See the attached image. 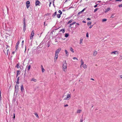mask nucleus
I'll list each match as a JSON object with an SVG mask.
<instances>
[{
    "label": "nucleus",
    "instance_id": "a211bd4d",
    "mask_svg": "<svg viewBox=\"0 0 122 122\" xmlns=\"http://www.w3.org/2000/svg\"><path fill=\"white\" fill-rule=\"evenodd\" d=\"M110 10V9L109 8H107V9H106L105 12H107L108 11Z\"/></svg>",
    "mask_w": 122,
    "mask_h": 122
},
{
    "label": "nucleus",
    "instance_id": "37998d69",
    "mask_svg": "<svg viewBox=\"0 0 122 122\" xmlns=\"http://www.w3.org/2000/svg\"><path fill=\"white\" fill-rule=\"evenodd\" d=\"M73 59H76L77 60H78V59H77L76 57H74Z\"/></svg>",
    "mask_w": 122,
    "mask_h": 122
},
{
    "label": "nucleus",
    "instance_id": "f03ea898",
    "mask_svg": "<svg viewBox=\"0 0 122 122\" xmlns=\"http://www.w3.org/2000/svg\"><path fill=\"white\" fill-rule=\"evenodd\" d=\"M71 94H68L66 96V97L64 99V100H68L71 97Z\"/></svg>",
    "mask_w": 122,
    "mask_h": 122
},
{
    "label": "nucleus",
    "instance_id": "8fccbe9b",
    "mask_svg": "<svg viewBox=\"0 0 122 122\" xmlns=\"http://www.w3.org/2000/svg\"><path fill=\"white\" fill-rule=\"evenodd\" d=\"M97 5H97H97H95V6H94V7L95 8H96V7H97Z\"/></svg>",
    "mask_w": 122,
    "mask_h": 122
},
{
    "label": "nucleus",
    "instance_id": "79ce46f5",
    "mask_svg": "<svg viewBox=\"0 0 122 122\" xmlns=\"http://www.w3.org/2000/svg\"><path fill=\"white\" fill-rule=\"evenodd\" d=\"M115 1H116L121 2V1H122V0H116Z\"/></svg>",
    "mask_w": 122,
    "mask_h": 122
},
{
    "label": "nucleus",
    "instance_id": "c9c22d12",
    "mask_svg": "<svg viewBox=\"0 0 122 122\" xmlns=\"http://www.w3.org/2000/svg\"><path fill=\"white\" fill-rule=\"evenodd\" d=\"M99 8H96L95 10H94V12H96L97 10Z\"/></svg>",
    "mask_w": 122,
    "mask_h": 122
},
{
    "label": "nucleus",
    "instance_id": "dca6fc26",
    "mask_svg": "<svg viewBox=\"0 0 122 122\" xmlns=\"http://www.w3.org/2000/svg\"><path fill=\"white\" fill-rule=\"evenodd\" d=\"M31 81H33L35 82H36L37 81V80L36 79L33 78L31 79Z\"/></svg>",
    "mask_w": 122,
    "mask_h": 122
},
{
    "label": "nucleus",
    "instance_id": "5701e85b",
    "mask_svg": "<svg viewBox=\"0 0 122 122\" xmlns=\"http://www.w3.org/2000/svg\"><path fill=\"white\" fill-rule=\"evenodd\" d=\"M81 110H77V113H80L81 112Z\"/></svg>",
    "mask_w": 122,
    "mask_h": 122
},
{
    "label": "nucleus",
    "instance_id": "20e7f679",
    "mask_svg": "<svg viewBox=\"0 0 122 122\" xmlns=\"http://www.w3.org/2000/svg\"><path fill=\"white\" fill-rule=\"evenodd\" d=\"M30 2L29 1H26V5L27 9H28L30 6Z\"/></svg>",
    "mask_w": 122,
    "mask_h": 122
},
{
    "label": "nucleus",
    "instance_id": "13d9d810",
    "mask_svg": "<svg viewBox=\"0 0 122 122\" xmlns=\"http://www.w3.org/2000/svg\"><path fill=\"white\" fill-rule=\"evenodd\" d=\"M82 22H83V23H86V22L85 21H82Z\"/></svg>",
    "mask_w": 122,
    "mask_h": 122
},
{
    "label": "nucleus",
    "instance_id": "a878e982",
    "mask_svg": "<svg viewBox=\"0 0 122 122\" xmlns=\"http://www.w3.org/2000/svg\"><path fill=\"white\" fill-rule=\"evenodd\" d=\"M69 36V34L68 33H66L65 34V37H67Z\"/></svg>",
    "mask_w": 122,
    "mask_h": 122
},
{
    "label": "nucleus",
    "instance_id": "b1692460",
    "mask_svg": "<svg viewBox=\"0 0 122 122\" xmlns=\"http://www.w3.org/2000/svg\"><path fill=\"white\" fill-rule=\"evenodd\" d=\"M73 21V20L72 19H71L68 22L67 24H69L70 23H71Z\"/></svg>",
    "mask_w": 122,
    "mask_h": 122
},
{
    "label": "nucleus",
    "instance_id": "9b49d317",
    "mask_svg": "<svg viewBox=\"0 0 122 122\" xmlns=\"http://www.w3.org/2000/svg\"><path fill=\"white\" fill-rule=\"evenodd\" d=\"M21 90L22 92H23V90H24L23 86V85H22L21 86Z\"/></svg>",
    "mask_w": 122,
    "mask_h": 122
},
{
    "label": "nucleus",
    "instance_id": "2eb2a0df",
    "mask_svg": "<svg viewBox=\"0 0 122 122\" xmlns=\"http://www.w3.org/2000/svg\"><path fill=\"white\" fill-rule=\"evenodd\" d=\"M65 53H66V56H68V55H69L68 53V52L66 50H65Z\"/></svg>",
    "mask_w": 122,
    "mask_h": 122
},
{
    "label": "nucleus",
    "instance_id": "f8f14e48",
    "mask_svg": "<svg viewBox=\"0 0 122 122\" xmlns=\"http://www.w3.org/2000/svg\"><path fill=\"white\" fill-rule=\"evenodd\" d=\"M97 54V52L96 51H94L93 52V56H95Z\"/></svg>",
    "mask_w": 122,
    "mask_h": 122
},
{
    "label": "nucleus",
    "instance_id": "4c0bfd02",
    "mask_svg": "<svg viewBox=\"0 0 122 122\" xmlns=\"http://www.w3.org/2000/svg\"><path fill=\"white\" fill-rule=\"evenodd\" d=\"M23 24H26V23H25V18H24V19L23 20Z\"/></svg>",
    "mask_w": 122,
    "mask_h": 122
},
{
    "label": "nucleus",
    "instance_id": "052dcab7",
    "mask_svg": "<svg viewBox=\"0 0 122 122\" xmlns=\"http://www.w3.org/2000/svg\"><path fill=\"white\" fill-rule=\"evenodd\" d=\"M15 53V52L14 51H13L12 52V53L13 54H14Z\"/></svg>",
    "mask_w": 122,
    "mask_h": 122
},
{
    "label": "nucleus",
    "instance_id": "412c9836",
    "mask_svg": "<svg viewBox=\"0 0 122 122\" xmlns=\"http://www.w3.org/2000/svg\"><path fill=\"white\" fill-rule=\"evenodd\" d=\"M82 66L84 69H86L87 68V66L85 64H84Z\"/></svg>",
    "mask_w": 122,
    "mask_h": 122
},
{
    "label": "nucleus",
    "instance_id": "09e8293b",
    "mask_svg": "<svg viewBox=\"0 0 122 122\" xmlns=\"http://www.w3.org/2000/svg\"><path fill=\"white\" fill-rule=\"evenodd\" d=\"M83 120L82 119H81L80 120V122H83Z\"/></svg>",
    "mask_w": 122,
    "mask_h": 122
},
{
    "label": "nucleus",
    "instance_id": "6ab92c4d",
    "mask_svg": "<svg viewBox=\"0 0 122 122\" xmlns=\"http://www.w3.org/2000/svg\"><path fill=\"white\" fill-rule=\"evenodd\" d=\"M60 31H62V33H64L65 32V30L64 29H61L60 30Z\"/></svg>",
    "mask_w": 122,
    "mask_h": 122
},
{
    "label": "nucleus",
    "instance_id": "ddd939ff",
    "mask_svg": "<svg viewBox=\"0 0 122 122\" xmlns=\"http://www.w3.org/2000/svg\"><path fill=\"white\" fill-rule=\"evenodd\" d=\"M20 71L17 70V74L16 75V77H17L18 76V75L19 74H20Z\"/></svg>",
    "mask_w": 122,
    "mask_h": 122
},
{
    "label": "nucleus",
    "instance_id": "4468645a",
    "mask_svg": "<svg viewBox=\"0 0 122 122\" xmlns=\"http://www.w3.org/2000/svg\"><path fill=\"white\" fill-rule=\"evenodd\" d=\"M81 66H80V67H81V66L82 65H84L83 64H84V62H83V60L82 59L81 60Z\"/></svg>",
    "mask_w": 122,
    "mask_h": 122
},
{
    "label": "nucleus",
    "instance_id": "de8ad7c7",
    "mask_svg": "<svg viewBox=\"0 0 122 122\" xmlns=\"http://www.w3.org/2000/svg\"><path fill=\"white\" fill-rule=\"evenodd\" d=\"M93 25H91L89 26V28H91L93 26Z\"/></svg>",
    "mask_w": 122,
    "mask_h": 122
},
{
    "label": "nucleus",
    "instance_id": "72a5a7b5",
    "mask_svg": "<svg viewBox=\"0 0 122 122\" xmlns=\"http://www.w3.org/2000/svg\"><path fill=\"white\" fill-rule=\"evenodd\" d=\"M58 12L59 13H60V14L61 15L62 13V12L60 10H59L58 11Z\"/></svg>",
    "mask_w": 122,
    "mask_h": 122
},
{
    "label": "nucleus",
    "instance_id": "6e6d98bb",
    "mask_svg": "<svg viewBox=\"0 0 122 122\" xmlns=\"http://www.w3.org/2000/svg\"><path fill=\"white\" fill-rule=\"evenodd\" d=\"M87 20H90V19L89 18H87Z\"/></svg>",
    "mask_w": 122,
    "mask_h": 122
},
{
    "label": "nucleus",
    "instance_id": "58836bf2",
    "mask_svg": "<svg viewBox=\"0 0 122 122\" xmlns=\"http://www.w3.org/2000/svg\"><path fill=\"white\" fill-rule=\"evenodd\" d=\"M86 36L87 38H88L89 37L88 34V32L86 33Z\"/></svg>",
    "mask_w": 122,
    "mask_h": 122
},
{
    "label": "nucleus",
    "instance_id": "6e6552de",
    "mask_svg": "<svg viewBox=\"0 0 122 122\" xmlns=\"http://www.w3.org/2000/svg\"><path fill=\"white\" fill-rule=\"evenodd\" d=\"M23 30L24 32H25L26 30V24H23Z\"/></svg>",
    "mask_w": 122,
    "mask_h": 122
},
{
    "label": "nucleus",
    "instance_id": "ea45409f",
    "mask_svg": "<svg viewBox=\"0 0 122 122\" xmlns=\"http://www.w3.org/2000/svg\"><path fill=\"white\" fill-rule=\"evenodd\" d=\"M114 14H112L111 16V17L112 18H114Z\"/></svg>",
    "mask_w": 122,
    "mask_h": 122
},
{
    "label": "nucleus",
    "instance_id": "5fc2aeb1",
    "mask_svg": "<svg viewBox=\"0 0 122 122\" xmlns=\"http://www.w3.org/2000/svg\"><path fill=\"white\" fill-rule=\"evenodd\" d=\"M85 8H84V9H83V10H82L81 11V12H83L85 10Z\"/></svg>",
    "mask_w": 122,
    "mask_h": 122
},
{
    "label": "nucleus",
    "instance_id": "39448f33",
    "mask_svg": "<svg viewBox=\"0 0 122 122\" xmlns=\"http://www.w3.org/2000/svg\"><path fill=\"white\" fill-rule=\"evenodd\" d=\"M35 4L36 6L40 5L41 3L39 0H37L36 1Z\"/></svg>",
    "mask_w": 122,
    "mask_h": 122
},
{
    "label": "nucleus",
    "instance_id": "e433bc0d",
    "mask_svg": "<svg viewBox=\"0 0 122 122\" xmlns=\"http://www.w3.org/2000/svg\"><path fill=\"white\" fill-rule=\"evenodd\" d=\"M30 40H32L33 38V36H30Z\"/></svg>",
    "mask_w": 122,
    "mask_h": 122
},
{
    "label": "nucleus",
    "instance_id": "bf43d9fd",
    "mask_svg": "<svg viewBox=\"0 0 122 122\" xmlns=\"http://www.w3.org/2000/svg\"><path fill=\"white\" fill-rule=\"evenodd\" d=\"M24 41H23L22 42V44H23Z\"/></svg>",
    "mask_w": 122,
    "mask_h": 122
},
{
    "label": "nucleus",
    "instance_id": "4be33fe9",
    "mask_svg": "<svg viewBox=\"0 0 122 122\" xmlns=\"http://www.w3.org/2000/svg\"><path fill=\"white\" fill-rule=\"evenodd\" d=\"M70 50L71 52H72V53L74 52L73 49L71 47H70Z\"/></svg>",
    "mask_w": 122,
    "mask_h": 122
},
{
    "label": "nucleus",
    "instance_id": "f257e3e1",
    "mask_svg": "<svg viewBox=\"0 0 122 122\" xmlns=\"http://www.w3.org/2000/svg\"><path fill=\"white\" fill-rule=\"evenodd\" d=\"M62 69L63 71L66 72L67 71V63L66 61H65V62L63 63L62 66Z\"/></svg>",
    "mask_w": 122,
    "mask_h": 122
},
{
    "label": "nucleus",
    "instance_id": "393cba45",
    "mask_svg": "<svg viewBox=\"0 0 122 122\" xmlns=\"http://www.w3.org/2000/svg\"><path fill=\"white\" fill-rule=\"evenodd\" d=\"M76 23V22H73L71 24H70V26H71L72 25L75 24Z\"/></svg>",
    "mask_w": 122,
    "mask_h": 122
},
{
    "label": "nucleus",
    "instance_id": "2f4dec72",
    "mask_svg": "<svg viewBox=\"0 0 122 122\" xmlns=\"http://www.w3.org/2000/svg\"><path fill=\"white\" fill-rule=\"evenodd\" d=\"M107 20V19H102V21L103 22H105Z\"/></svg>",
    "mask_w": 122,
    "mask_h": 122
},
{
    "label": "nucleus",
    "instance_id": "1a4fd4ad",
    "mask_svg": "<svg viewBox=\"0 0 122 122\" xmlns=\"http://www.w3.org/2000/svg\"><path fill=\"white\" fill-rule=\"evenodd\" d=\"M118 54V52L116 51H114L113 52H112L111 53V54Z\"/></svg>",
    "mask_w": 122,
    "mask_h": 122
},
{
    "label": "nucleus",
    "instance_id": "3c124183",
    "mask_svg": "<svg viewBox=\"0 0 122 122\" xmlns=\"http://www.w3.org/2000/svg\"><path fill=\"white\" fill-rule=\"evenodd\" d=\"M19 77H18L17 78V81H19Z\"/></svg>",
    "mask_w": 122,
    "mask_h": 122
},
{
    "label": "nucleus",
    "instance_id": "423d86ee",
    "mask_svg": "<svg viewBox=\"0 0 122 122\" xmlns=\"http://www.w3.org/2000/svg\"><path fill=\"white\" fill-rule=\"evenodd\" d=\"M58 55L55 54L54 59V62H56L58 58Z\"/></svg>",
    "mask_w": 122,
    "mask_h": 122
},
{
    "label": "nucleus",
    "instance_id": "0eeeda50",
    "mask_svg": "<svg viewBox=\"0 0 122 122\" xmlns=\"http://www.w3.org/2000/svg\"><path fill=\"white\" fill-rule=\"evenodd\" d=\"M19 43H20V42L19 41H18L17 42V43L16 44V46H15V48L16 49V50L18 48V47H19V46H18V45L19 44Z\"/></svg>",
    "mask_w": 122,
    "mask_h": 122
},
{
    "label": "nucleus",
    "instance_id": "69168bd1",
    "mask_svg": "<svg viewBox=\"0 0 122 122\" xmlns=\"http://www.w3.org/2000/svg\"><path fill=\"white\" fill-rule=\"evenodd\" d=\"M120 77L122 79V75H121Z\"/></svg>",
    "mask_w": 122,
    "mask_h": 122
},
{
    "label": "nucleus",
    "instance_id": "774afa93",
    "mask_svg": "<svg viewBox=\"0 0 122 122\" xmlns=\"http://www.w3.org/2000/svg\"><path fill=\"white\" fill-rule=\"evenodd\" d=\"M101 2V1H97V2Z\"/></svg>",
    "mask_w": 122,
    "mask_h": 122
},
{
    "label": "nucleus",
    "instance_id": "bb28decb",
    "mask_svg": "<svg viewBox=\"0 0 122 122\" xmlns=\"http://www.w3.org/2000/svg\"><path fill=\"white\" fill-rule=\"evenodd\" d=\"M61 15L60 14H58L57 15V17L58 18H60L61 17Z\"/></svg>",
    "mask_w": 122,
    "mask_h": 122
},
{
    "label": "nucleus",
    "instance_id": "7ed1b4c3",
    "mask_svg": "<svg viewBox=\"0 0 122 122\" xmlns=\"http://www.w3.org/2000/svg\"><path fill=\"white\" fill-rule=\"evenodd\" d=\"M61 49L60 48L57 49L55 51V54L58 55Z\"/></svg>",
    "mask_w": 122,
    "mask_h": 122
},
{
    "label": "nucleus",
    "instance_id": "c85d7f7f",
    "mask_svg": "<svg viewBox=\"0 0 122 122\" xmlns=\"http://www.w3.org/2000/svg\"><path fill=\"white\" fill-rule=\"evenodd\" d=\"M35 115L36 116L37 118H38L39 116L38 114L36 113H34Z\"/></svg>",
    "mask_w": 122,
    "mask_h": 122
},
{
    "label": "nucleus",
    "instance_id": "338daca9",
    "mask_svg": "<svg viewBox=\"0 0 122 122\" xmlns=\"http://www.w3.org/2000/svg\"><path fill=\"white\" fill-rule=\"evenodd\" d=\"M55 41L56 42H57V40H56V39L55 40Z\"/></svg>",
    "mask_w": 122,
    "mask_h": 122
},
{
    "label": "nucleus",
    "instance_id": "f3484780",
    "mask_svg": "<svg viewBox=\"0 0 122 122\" xmlns=\"http://www.w3.org/2000/svg\"><path fill=\"white\" fill-rule=\"evenodd\" d=\"M34 31L33 30L31 32V36H33L34 35Z\"/></svg>",
    "mask_w": 122,
    "mask_h": 122
},
{
    "label": "nucleus",
    "instance_id": "680f3d73",
    "mask_svg": "<svg viewBox=\"0 0 122 122\" xmlns=\"http://www.w3.org/2000/svg\"><path fill=\"white\" fill-rule=\"evenodd\" d=\"M91 80H92L93 81L94 80V79L93 78H91Z\"/></svg>",
    "mask_w": 122,
    "mask_h": 122
},
{
    "label": "nucleus",
    "instance_id": "e2e57ef3",
    "mask_svg": "<svg viewBox=\"0 0 122 122\" xmlns=\"http://www.w3.org/2000/svg\"><path fill=\"white\" fill-rule=\"evenodd\" d=\"M51 2H50V4H49V6H50V5H51Z\"/></svg>",
    "mask_w": 122,
    "mask_h": 122
},
{
    "label": "nucleus",
    "instance_id": "49530a36",
    "mask_svg": "<svg viewBox=\"0 0 122 122\" xmlns=\"http://www.w3.org/2000/svg\"><path fill=\"white\" fill-rule=\"evenodd\" d=\"M82 13V12H81V11L80 12H79L78 13V15H79L81 13Z\"/></svg>",
    "mask_w": 122,
    "mask_h": 122
},
{
    "label": "nucleus",
    "instance_id": "a18cd8bd",
    "mask_svg": "<svg viewBox=\"0 0 122 122\" xmlns=\"http://www.w3.org/2000/svg\"><path fill=\"white\" fill-rule=\"evenodd\" d=\"M68 106V105L67 104L65 105H64V107H66Z\"/></svg>",
    "mask_w": 122,
    "mask_h": 122
},
{
    "label": "nucleus",
    "instance_id": "cd10ccee",
    "mask_svg": "<svg viewBox=\"0 0 122 122\" xmlns=\"http://www.w3.org/2000/svg\"><path fill=\"white\" fill-rule=\"evenodd\" d=\"M15 67H17V68H19L20 67L19 66V64H17L16 65V66H15Z\"/></svg>",
    "mask_w": 122,
    "mask_h": 122
},
{
    "label": "nucleus",
    "instance_id": "603ef678",
    "mask_svg": "<svg viewBox=\"0 0 122 122\" xmlns=\"http://www.w3.org/2000/svg\"><path fill=\"white\" fill-rule=\"evenodd\" d=\"M54 1H55V0H52V1H53V5H54Z\"/></svg>",
    "mask_w": 122,
    "mask_h": 122
},
{
    "label": "nucleus",
    "instance_id": "aec40b11",
    "mask_svg": "<svg viewBox=\"0 0 122 122\" xmlns=\"http://www.w3.org/2000/svg\"><path fill=\"white\" fill-rule=\"evenodd\" d=\"M83 39H80V44L81 45H82V41Z\"/></svg>",
    "mask_w": 122,
    "mask_h": 122
},
{
    "label": "nucleus",
    "instance_id": "c756f323",
    "mask_svg": "<svg viewBox=\"0 0 122 122\" xmlns=\"http://www.w3.org/2000/svg\"><path fill=\"white\" fill-rule=\"evenodd\" d=\"M30 65H29L28 67H27V69H28V71H29L30 69Z\"/></svg>",
    "mask_w": 122,
    "mask_h": 122
},
{
    "label": "nucleus",
    "instance_id": "c03bdc74",
    "mask_svg": "<svg viewBox=\"0 0 122 122\" xmlns=\"http://www.w3.org/2000/svg\"><path fill=\"white\" fill-rule=\"evenodd\" d=\"M119 6L120 7H122V4H121L119 5Z\"/></svg>",
    "mask_w": 122,
    "mask_h": 122
},
{
    "label": "nucleus",
    "instance_id": "473e14b6",
    "mask_svg": "<svg viewBox=\"0 0 122 122\" xmlns=\"http://www.w3.org/2000/svg\"><path fill=\"white\" fill-rule=\"evenodd\" d=\"M56 15V12H55L54 13V14L52 16L53 17H54Z\"/></svg>",
    "mask_w": 122,
    "mask_h": 122
},
{
    "label": "nucleus",
    "instance_id": "a19ab883",
    "mask_svg": "<svg viewBox=\"0 0 122 122\" xmlns=\"http://www.w3.org/2000/svg\"><path fill=\"white\" fill-rule=\"evenodd\" d=\"M13 119L14 120L15 118V113L13 114Z\"/></svg>",
    "mask_w": 122,
    "mask_h": 122
},
{
    "label": "nucleus",
    "instance_id": "f704fd0d",
    "mask_svg": "<svg viewBox=\"0 0 122 122\" xmlns=\"http://www.w3.org/2000/svg\"><path fill=\"white\" fill-rule=\"evenodd\" d=\"M91 24H92V22H91L89 21L88 22L87 25H90Z\"/></svg>",
    "mask_w": 122,
    "mask_h": 122
},
{
    "label": "nucleus",
    "instance_id": "864d4df0",
    "mask_svg": "<svg viewBox=\"0 0 122 122\" xmlns=\"http://www.w3.org/2000/svg\"><path fill=\"white\" fill-rule=\"evenodd\" d=\"M16 83L17 84H19V81H17V82H16Z\"/></svg>",
    "mask_w": 122,
    "mask_h": 122
},
{
    "label": "nucleus",
    "instance_id": "0e129e2a",
    "mask_svg": "<svg viewBox=\"0 0 122 122\" xmlns=\"http://www.w3.org/2000/svg\"><path fill=\"white\" fill-rule=\"evenodd\" d=\"M120 58H121V59H122V56H120Z\"/></svg>",
    "mask_w": 122,
    "mask_h": 122
},
{
    "label": "nucleus",
    "instance_id": "4d7b16f0",
    "mask_svg": "<svg viewBox=\"0 0 122 122\" xmlns=\"http://www.w3.org/2000/svg\"><path fill=\"white\" fill-rule=\"evenodd\" d=\"M76 24L77 25H80L79 24V23H76Z\"/></svg>",
    "mask_w": 122,
    "mask_h": 122
},
{
    "label": "nucleus",
    "instance_id": "9d476101",
    "mask_svg": "<svg viewBox=\"0 0 122 122\" xmlns=\"http://www.w3.org/2000/svg\"><path fill=\"white\" fill-rule=\"evenodd\" d=\"M41 69L42 71V72H44L45 71V70L42 65L41 66Z\"/></svg>",
    "mask_w": 122,
    "mask_h": 122
},
{
    "label": "nucleus",
    "instance_id": "7c9ffc66",
    "mask_svg": "<svg viewBox=\"0 0 122 122\" xmlns=\"http://www.w3.org/2000/svg\"><path fill=\"white\" fill-rule=\"evenodd\" d=\"M18 88V85H16L15 87V88L16 89H17Z\"/></svg>",
    "mask_w": 122,
    "mask_h": 122
}]
</instances>
